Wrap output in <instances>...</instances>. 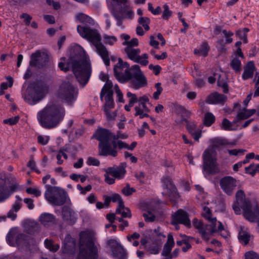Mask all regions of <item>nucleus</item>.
Returning <instances> with one entry per match:
<instances>
[{
  "label": "nucleus",
  "instance_id": "f257e3e1",
  "mask_svg": "<svg viewBox=\"0 0 259 259\" xmlns=\"http://www.w3.org/2000/svg\"><path fill=\"white\" fill-rule=\"evenodd\" d=\"M58 66L64 71H67L71 66L76 79L83 85L88 83L92 73L89 57L83 48L77 44L71 47L68 61L66 62L65 58H61Z\"/></svg>",
  "mask_w": 259,
  "mask_h": 259
},
{
  "label": "nucleus",
  "instance_id": "f03ea898",
  "mask_svg": "<svg viewBox=\"0 0 259 259\" xmlns=\"http://www.w3.org/2000/svg\"><path fill=\"white\" fill-rule=\"evenodd\" d=\"M196 189L199 193L197 195V198L202 206V216L207 220L210 224L204 225L201 221L195 219L192 221L193 226L198 230L201 237L207 240L210 236L215 232H222L224 230L222 224L218 221L216 218L212 215L211 210L207 206L209 204L208 197L205 193L202 188L199 185L195 186Z\"/></svg>",
  "mask_w": 259,
  "mask_h": 259
},
{
  "label": "nucleus",
  "instance_id": "7ed1b4c3",
  "mask_svg": "<svg viewBox=\"0 0 259 259\" xmlns=\"http://www.w3.org/2000/svg\"><path fill=\"white\" fill-rule=\"evenodd\" d=\"M65 114L63 105L52 101L37 113V118L42 127L51 129L56 127L63 121Z\"/></svg>",
  "mask_w": 259,
  "mask_h": 259
},
{
  "label": "nucleus",
  "instance_id": "20e7f679",
  "mask_svg": "<svg viewBox=\"0 0 259 259\" xmlns=\"http://www.w3.org/2000/svg\"><path fill=\"white\" fill-rule=\"evenodd\" d=\"M235 213L240 214L243 213L244 218L248 221L253 222L257 221L259 232V207L255 200L246 198L244 193L239 190L236 194V200L232 204Z\"/></svg>",
  "mask_w": 259,
  "mask_h": 259
},
{
  "label": "nucleus",
  "instance_id": "39448f33",
  "mask_svg": "<svg viewBox=\"0 0 259 259\" xmlns=\"http://www.w3.org/2000/svg\"><path fill=\"white\" fill-rule=\"evenodd\" d=\"M117 94V100L123 103V95L121 93L117 85H113L110 80H108L103 86L100 97L103 101H105L103 106V111L108 120H112L115 119L116 114L111 110L114 108V102L113 99V91Z\"/></svg>",
  "mask_w": 259,
  "mask_h": 259
},
{
  "label": "nucleus",
  "instance_id": "423d86ee",
  "mask_svg": "<svg viewBox=\"0 0 259 259\" xmlns=\"http://www.w3.org/2000/svg\"><path fill=\"white\" fill-rule=\"evenodd\" d=\"M211 146L206 149L203 154V174L206 178L208 175L213 174L219 171L217 160L215 148L227 144L225 139L215 138L210 140Z\"/></svg>",
  "mask_w": 259,
  "mask_h": 259
},
{
  "label": "nucleus",
  "instance_id": "0eeeda50",
  "mask_svg": "<svg viewBox=\"0 0 259 259\" xmlns=\"http://www.w3.org/2000/svg\"><path fill=\"white\" fill-rule=\"evenodd\" d=\"M120 38L123 41L122 45L125 46L124 51L130 60L142 66H147L149 64V55L147 53H144L140 55V49L135 48L138 46L139 44L137 38L131 39L130 35L122 33L120 35Z\"/></svg>",
  "mask_w": 259,
  "mask_h": 259
},
{
  "label": "nucleus",
  "instance_id": "6e6552de",
  "mask_svg": "<svg viewBox=\"0 0 259 259\" xmlns=\"http://www.w3.org/2000/svg\"><path fill=\"white\" fill-rule=\"evenodd\" d=\"M77 31L79 35L92 43L96 48L98 54L102 57L105 64L108 66L110 63L108 52L106 47L101 42V36L98 31L89 27L78 25Z\"/></svg>",
  "mask_w": 259,
  "mask_h": 259
},
{
  "label": "nucleus",
  "instance_id": "1a4fd4ad",
  "mask_svg": "<svg viewBox=\"0 0 259 259\" xmlns=\"http://www.w3.org/2000/svg\"><path fill=\"white\" fill-rule=\"evenodd\" d=\"M94 136L100 141L99 147L100 155H110L113 157L117 155V151L111 148L110 142L112 139V135L108 130L102 128L99 129L96 132Z\"/></svg>",
  "mask_w": 259,
  "mask_h": 259
},
{
  "label": "nucleus",
  "instance_id": "9d476101",
  "mask_svg": "<svg viewBox=\"0 0 259 259\" xmlns=\"http://www.w3.org/2000/svg\"><path fill=\"white\" fill-rule=\"evenodd\" d=\"M77 95V89L68 80L64 81L56 93L57 98L68 105H72L75 102Z\"/></svg>",
  "mask_w": 259,
  "mask_h": 259
},
{
  "label": "nucleus",
  "instance_id": "9b49d317",
  "mask_svg": "<svg viewBox=\"0 0 259 259\" xmlns=\"http://www.w3.org/2000/svg\"><path fill=\"white\" fill-rule=\"evenodd\" d=\"M47 93L48 91L45 88L29 86L23 91V97L26 102L32 105L40 101Z\"/></svg>",
  "mask_w": 259,
  "mask_h": 259
},
{
  "label": "nucleus",
  "instance_id": "f8f14e48",
  "mask_svg": "<svg viewBox=\"0 0 259 259\" xmlns=\"http://www.w3.org/2000/svg\"><path fill=\"white\" fill-rule=\"evenodd\" d=\"M113 15L116 20V25L121 29H124L125 26L123 23V20L124 19H133L135 17V13L131 8L129 1H128V3L123 5L116 10H114L113 12Z\"/></svg>",
  "mask_w": 259,
  "mask_h": 259
},
{
  "label": "nucleus",
  "instance_id": "ddd939ff",
  "mask_svg": "<svg viewBox=\"0 0 259 259\" xmlns=\"http://www.w3.org/2000/svg\"><path fill=\"white\" fill-rule=\"evenodd\" d=\"M66 197L65 191L59 187H49L45 192L46 199L53 205L63 204L66 200Z\"/></svg>",
  "mask_w": 259,
  "mask_h": 259
},
{
  "label": "nucleus",
  "instance_id": "4468645a",
  "mask_svg": "<svg viewBox=\"0 0 259 259\" xmlns=\"http://www.w3.org/2000/svg\"><path fill=\"white\" fill-rule=\"evenodd\" d=\"M114 72L116 78L122 83L128 81L132 77L129 64L123 62L121 58L118 59V62L114 66Z\"/></svg>",
  "mask_w": 259,
  "mask_h": 259
},
{
  "label": "nucleus",
  "instance_id": "2eb2a0df",
  "mask_svg": "<svg viewBox=\"0 0 259 259\" xmlns=\"http://www.w3.org/2000/svg\"><path fill=\"white\" fill-rule=\"evenodd\" d=\"M105 182L109 185H112L115 183V179H121L125 174L126 171L124 168L121 167H109L104 169Z\"/></svg>",
  "mask_w": 259,
  "mask_h": 259
},
{
  "label": "nucleus",
  "instance_id": "dca6fc26",
  "mask_svg": "<svg viewBox=\"0 0 259 259\" xmlns=\"http://www.w3.org/2000/svg\"><path fill=\"white\" fill-rule=\"evenodd\" d=\"M132 77L131 81L132 86L135 89H138L147 84V80L141 70L139 66L135 65L131 68Z\"/></svg>",
  "mask_w": 259,
  "mask_h": 259
},
{
  "label": "nucleus",
  "instance_id": "f3484780",
  "mask_svg": "<svg viewBox=\"0 0 259 259\" xmlns=\"http://www.w3.org/2000/svg\"><path fill=\"white\" fill-rule=\"evenodd\" d=\"M7 243L11 246L26 245L28 243V239L25 235L18 234L17 229H12L10 230L6 236Z\"/></svg>",
  "mask_w": 259,
  "mask_h": 259
},
{
  "label": "nucleus",
  "instance_id": "a211bd4d",
  "mask_svg": "<svg viewBox=\"0 0 259 259\" xmlns=\"http://www.w3.org/2000/svg\"><path fill=\"white\" fill-rule=\"evenodd\" d=\"M179 224H182L187 227L191 226L190 221L187 213L182 209H179L172 215L171 224L175 226L176 230L179 228Z\"/></svg>",
  "mask_w": 259,
  "mask_h": 259
},
{
  "label": "nucleus",
  "instance_id": "6ab92c4d",
  "mask_svg": "<svg viewBox=\"0 0 259 259\" xmlns=\"http://www.w3.org/2000/svg\"><path fill=\"white\" fill-rule=\"evenodd\" d=\"M127 137V135L124 134H121L120 133H118L116 135H112V144L114 148H118L119 149H126L127 150H132L135 148V147L137 145V143L135 142H133L131 145H128L126 143L118 140L117 142L116 140H117L118 139H126Z\"/></svg>",
  "mask_w": 259,
  "mask_h": 259
},
{
  "label": "nucleus",
  "instance_id": "aec40b11",
  "mask_svg": "<svg viewBox=\"0 0 259 259\" xmlns=\"http://www.w3.org/2000/svg\"><path fill=\"white\" fill-rule=\"evenodd\" d=\"M162 183L163 189L162 192L163 195L170 197H176L179 195L170 177L168 176L164 177L162 179Z\"/></svg>",
  "mask_w": 259,
  "mask_h": 259
},
{
  "label": "nucleus",
  "instance_id": "412c9836",
  "mask_svg": "<svg viewBox=\"0 0 259 259\" xmlns=\"http://www.w3.org/2000/svg\"><path fill=\"white\" fill-rule=\"evenodd\" d=\"M237 181L234 178L228 176L223 178L220 181V186L227 194H231L237 186Z\"/></svg>",
  "mask_w": 259,
  "mask_h": 259
},
{
  "label": "nucleus",
  "instance_id": "4be33fe9",
  "mask_svg": "<svg viewBox=\"0 0 259 259\" xmlns=\"http://www.w3.org/2000/svg\"><path fill=\"white\" fill-rule=\"evenodd\" d=\"M216 79L218 80V85L223 88L224 92H228V85L226 83V77L225 73L223 72L215 73L213 76L208 77V82L210 83H213Z\"/></svg>",
  "mask_w": 259,
  "mask_h": 259
},
{
  "label": "nucleus",
  "instance_id": "5701e85b",
  "mask_svg": "<svg viewBox=\"0 0 259 259\" xmlns=\"http://www.w3.org/2000/svg\"><path fill=\"white\" fill-rule=\"evenodd\" d=\"M155 203L153 201L146 202L143 203L141 207L142 209L147 211L144 213L143 216L146 222H152L155 220V216L151 211V210H154L155 207Z\"/></svg>",
  "mask_w": 259,
  "mask_h": 259
},
{
  "label": "nucleus",
  "instance_id": "b1692460",
  "mask_svg": "<svg viewBox=\"0 0 259 259\" xmlns=\"http://www.w3.org/2000/svg\"><path fill=\"white\" fill-rule=\"evenodd\" d=\"M243 58V53L240 48H239L233 55V58L230 63L231 68L236 72H239L241 70V63L240 59Z\"/></svg>",
  "mask_w": 259,
  "mask_h": 259
},
{
  "label": "nucleus",
  "instance_id": "393cba45",
  "mask_svg": "<svg viewBox=\"0 0 259 259\" xmlns=\"http://www.w3.org/2000/svg\"><path fill=\"white\" fill-rule=\"evenodd\" d=\"M63 220L69 225L74 224L77 220L76 213L70 208L64 207L62 210Z\"/></svg>",
  "mask_w": 259,
  "mask_h": 259
},
{
  "label": "nucleus",
  "instance_id": "a878e982",
  "mask_svg": "<svg viewBox=\"0 0 259 259\" xmlns=\"http://www.w3.org/2000/svg\"><path fill=\"white\" fill-rule=\"evenodd\" d=\"M75 21L87 25H94L95 21L90 16L82 13H78L75 16Z\"/></svg>",
  "mask_w": 259,
  "mask_h": 259
},
{
  "label": "nucleus",
  "instance_id": "bb28decb",
  "mask_svg": "<svg viewBox=\"0 0 259 259\" xmlns=\"http://www.w3.org/2000/svg\"><path fill=\"white\" fill-rule=\"evenodd\" d=\"M221 127L223 130L226 131L237 130L239 128L238 120L236 118L233 122H231L225 118L222 122Z\"/></svg>",
  "mask_w": 259,
  "mask_h": 259
},
{
  "label": "nucleus",
  "instance_id": "cd10ccee",
  "mask_svg": "<svg viewBox=\"0 0 259 259\" xmlns=\"http://www.w3.org/2000/svg\"><path fill=\"white\" fill-rule=\"evenodd\" d=\"M250 238V236L248 233L247 228L244 226H240L238 235V238L240 242L246 245L248 243Z\"/></svg>",
  "mask_w": 259,
  "mask_h": 259
},
{
  "label": "nucleus",
  "instance_id": "c85d7f7f",
  "mask_svg": "<svg viewBox=\"0 0 259 259\" xmlns=\"http://www.w3.org/2000/svg\"><path fill=\"white\" fill-rule=\"evenodd\" d=\"M226 97L224 95L214 93L208 97L206 102L209 104H219L224 103Z\"/></svg>",
  "mask_w": 259,
  "mask_h": 259
},
{
  "label": "nucleus",
  "instance_id": "c756f323",
  "mask_svg": "<svg viewBox=\"0 0 259 259\" xmlns=\"http://www.w3.org/2000/svg\"><path fill=\"white\" fill-rule=\"evenodd\" d=\"M39 221L43 225L50 226L55 223V219L52 214L44 213L40 216Z\"/></svg>",
  "mask_w": 259,
  "mask_h": 259
},
{
  "label": "nucleus",
  "instance_id": "7c9ffc66",
  "mask_svg": "<svg viewBox=\"0 0 259 259\" xmlns=\"http://www.w3.org/2000/svg\"><path fill=\"white\" fill-rule=\"evenodd\" d=\"M187 128L189 133L193 136L196 141H198L201 137V131L197 128L196 125L193 123H189L187 125Z\"/></svg>",
  "mask_w": 259,
  "mask_h": 259
},
{
  "label": "nucleus",
  "instance_id": "2f4dec72",
  "mask_svg": "<svg viewBox=\"0 0 259 259\" xmlns=\"http://www.w3.org/2000/svg\"><path fill=\"white\" fill-rule=\"evenodd\" d=\"M135 116H138L140 118L145 117H148L149 116V113L150 109L147 107H142L141 106H137L135 108Z\"/></svg>",
  "mask_w": 259,
  "mask_h": 259
},
{
  "label": "nucleus",
  "instance_id": "473e14b6",
  "mask_svg": "<svg viewBox=\"0 0 259 259\" xmlns=\"http://www.w3.org/2000/svg\"><path fill=\"white\" fill-rule=\"evenodd\" d=\"M174 244L175 242L173 236L171 234H169L167 236V241L163 250L162 254L165 256L168 255L173 247Z\"/></svg>",
  "mask_w": 259,
  "mask_h": 259
},
{
  "label": "nucleus",
  "instance_id": "72a5a7b5",
  "mask_svg": "<svg viewBox=\"0 0 259 259\" xmlns=\"http://www.w3.org/2000/svg\"><path fill=\"white\" fill-rule=\"evenodd\" d=\"M255 113V110L254 109L247 110L246 109H243L238 113L236 118L239 121L249 118Z\"/></svg>",
  "mask_w": 259,
  "mask_h": 259
},
{
  "label": "nucleus",
  "instance_id": "f704fd0d",
  "mask_svg": "<svg viewBox=\"0 0 259 259\" xmlns=\"http://www.w3.org/2000/svg\"><path fill=\"white\" fill-rule=\"evenodd\" d=\"M106 1L109 8L112 9L114 11L123 5L128 3V0H106Z\"/></svg>",
  "mask_w": 259,
  "mask_h": 259
},
{
  "label": "nucleus",
  "instance_id": "c9c22d12",
  "mask_svg": "<svg viewBox=\"0 0 259 259\" xmlns=\"http://www.w3.org/2000/svg\"><path fill=\"white\" fill-rule=\"evenodd\" d=\"M254 69V64L249 62L244 68V71L242 75L244 79H247L252 77Z\"/></svg>",
  "mask_w": 259,
  "mask_h": 259
},
{
  "label": "nucleus",
  "instance_id": "e433bc0d",
  "mask_svg": "<svg viewBox=\"0 0 259 259\" xmlns=\"http://www.w3.org/2000/svg\"><path fill=\"white\" fill-rule=\"evenodd\" d=\"M209 47L206 42H203L201 46L194 50V54L198 56L205 57L207 55Z\"/></svg>",
  "mask_w": 259,
  "mask_h": 259
},
{
  "label": "nucleus",
  "instance_id": "4c0bfd02",
  "mask_svg": "<svg viewBox=\"0 0 259 259\" xmlns=\"http://www.w3.org/2000/svg\"><path fill=\"white\" fill-rule=\"evenodd\" d=\"M117 213L121 214L123 217L130 218L131 217V213L130 209L125 207L123 203H120L116 211Z\"/></svg>",
  "mask_w": 259,
  "mask_h": 259
},
{
  "label": "nucleus",
  "instance_id": "58836bf2",
  "mask_svg": "<svg viewBox=\"0 0 259 259\" xmlns=\"http://www.w3.org/2000/svg\"><path fill=\"white\" fill-rule=\"evenodd\" d=\"M113 254L115 257L120 259H124L125 257V251L122 247L118 243H117L116 250H113Z\"/></svg>",
  "mask_w": 259,
  "mask_h": 259
},
{
  "label": "nucleus",
  "instance_id": "ea45409f",
  "mask_svg": "<svg viewBox=\"0 0 259 259\" xmlns=\"http://www.w3.org/2000/svg\"><path fill=\"white\" fill-rule=\"evenodd\" d=\"M215 121V116L210 112L204 114L203 123L205 126H210Z\"/></svg>",
  "mask_w": 259,
  "mask_h": 259
},
{
  "label": "nucleus",
  "instance_id": "a19ab883",
  "mask_svg": "<svg viewBox=\"0 0 259 259\" xmlns=\"http://www.w3.org/2000/svg\"><path fill=\"white\" fill-rule=\"evenodd\" d=\"M103 40L105 44L113 46L117 42V38L114 35L104 34Z\"/></svg>",
  "mask_w": 259,
  "mask_h": 259
},
{
  "label": "nucleus",
  "instance_id": "79ce46f5",
  "mask_svg": "<svg viewBox=\"0 0 259 259\" xmlns=\"http://www.w3.org/2000/svg\"><path fill=\"white\" fill-rule=\"evenodd\" d=\"M45 247L52 252H56L59 248V245L54 243L51 240L46 239L45 240Z\"/></svg>",
  "mask_w": 259,
  "mask_h": 259
},
{
  "label": "nucleus",
  "instance_id": "37998d69",
  "mask_svg": "<svg viewBox=\"0 0 259 259\" xmlns=\"http://www.w3.org/2000/svg\"><path fill=\"white\" fill-rule=\"evenodd\" d=\"M259 172V164H251L249 166L245 167V172L252 176Z\"/></svg>",
  "mask_w": 259,
  "mask_h": 259
},
{
  "label": "nucleus",
  "instance_id": "c03bdc74",
  "mask_svg": "<svg viewBox=\"0 0 259 259\" xmlns=\"http://www.w3.org/2000/svg\"><path fill=\"white\" fill-rule=\"evenodd\" d=\"M41 54L42 53L39 51L33 53L31 56L30 66H36L38 62L39 61Z\"/></svg>",
  "mask_w": 259,
  "mask_h": 259
},
{
  "label": "nucleus",
  "instance_id": "a18cd8bd",
  "mask_svg": "<svg viewBox=\"0 0 259 259\" xmlns=\"http://www.w3.org/2000/svg\"><path fill=\"white\" fill-rule=\"evenodd\" d=\"M14 191L15 189H13L11 192H8L3 187H0V202L7 199Z\"/></svg>",
  "mask_w": 259,
  "mask_h": 259
},
{
  "label": "nucleus",
  "instance_id": "49530a36",
  "mask_svg": "<svg viewBox=\"0 0 259 259\" xmlns=\"http://www.w3.org/2000/svg\"><path fill=\"white\" fill-rule=\"evenodd\" d=\"M145 249L150 254H158L160 250V247L158 245L154 244L151 246H146Z\"/></svg>",
  "mask_w": 259,
  "mask_h": 259
},
{
  "label": "nucleus",
  "instance_id": "de8ad7c7",
  "mask_svg": "<svg viewBox=\"0 0 259 259\" xmlns=\"http://www.w3.org/2000/svg\"><path fill=\"white\" fill-rule=\"evenodd\" d=\"M66 151V149H61L57 155V163L59 164L63 163L64 160L67 158V156L65 152Z\"/></svg>",
  "mask_w": 259,
  "mask_h": 259
},
{
  "label": "nucleus",
  "instance_id": "09e8293b",
  "mask_svg": "<svg viewBox=\"0 0 259 259\" xmlns=\"http://www.w3.org/2000/svg\"><path fill=\"white\" fill-rule=\"evenodd\" d=\"M155 88L156 89V91L154 92L153 94V98L155 100H157L159 99V97L163 91V89L161 87V83L159 82L155 84Z\"/></svg>",
  "mask_w": 259,
  "mask_h": 259
},
{
  "label": "nucleus",
  "instance_id": "8fccbe9b",
  "mask_svg": "<svg viewBox=\"0 0 259 259\" xmlns=\"http://www.w3.org/2000/svg\"><path fill=\"white\" fill-rule=\"evenodd\" d=\"M248 29L247 28H243L241 30H239L237 32V35L240 39H242L244 43H246V33L248 32Z\"/></svg>",
  "mask_w": 259,
  "mask_h": 259
},
{
  "label": "nucleus",
  "instance_id": "3c124183",
  "mask_svg": "<svg viewBox=\"0 0 259 259\" xmlns=\"http://www.w3.org/2000/svg\"><path fill=\"white\" fill-rule=\"evenodd\" d=\"M150 53L152 56H153V57L155 59L158 60H163V59H165L167 56V53L166 52H162L161 54V55H160L156 54L154 48L151 50Z\"/></svg>",
  "mask_w": 259,
  "mask_h": 259
},
{
  "label": "nucleus",
  "instance_id": "603ef678",
  "mask_svg": "<svg viewBox=\"0 0 259 259\" xmlns=\"http://www.w3.org/2000/svg\"><path fill=\"white\" fill-rule=\"evenodd\" d=\"M139 23L143 26L145 30L147 31L149 29V24L150 19L147 17H140L139 19Z\"/></svg>",
  "mask_w": 259,
  "mask_h": 259
},
{
  "label": "nucleus",
  "instance_id": "864d4df0",
  "mask_svg": "<svg viewBox=\"0 0 259 259\" xmlns=\"http://www.w3.org/2000/svg\"><path fill=\"white\" fill-rule=\"evenodd\" d=\"M50 140V137L48 135H39L37 137V142L42 145H47Z\"/></svg>",
  "mask_w": 259,
  "mask_h": 259
},
{
  "label": "nucleus",
  "instance_id": "5fc2aeb1",
  "mask_svg": "<svg viewBox=\"0 0 259 259\" xmlns=\"http://www.w3.org/2000/svg\"><path fill=\"white\" fill-rule=\"evenodd\" d=\"M16 201L13 204L11 209L15 211V212H18L21 208L22 206L21 203V199L18 196H16Z\"/></svg>",
  "mask_w": 259,
  "mask_h": 259
},
{
  "label": "nucleus",
  "instance_id": "6e6d98bb",
  "mask_svg": "<svg viewBox=\"0 0 259 259\" xmlns=\"http://www.w3.org/2000/svg\"><path fill=\"white\" fill-rule=\"evenodd\" d=\"M126 96L128 98V103L130 106H133L134 104L138 102V98L135 94L127 92Z\"/></svg>",
  "mask_w": 259,
  "mask_h": 259
},
{
  "label": "nucleus",
  "instance_id": "4d7b16f0",
  "mask_svg": "<svg viewBox=\"0 0 259 259\" xmlns=\"http://www.w3.org/2000/svg\"><path fill=\"white\" fill-rule=\"evenodd\" d=\"M163 8L162 18L164 19H167L171 16V11L169 10V7L167 4L164 5Z\"/></svg>",
  "mask_w": 259,
  "mask_h": 259
},
{
  "label": "nucleus",
  "instance_id": "13d9d810",
  "mask_svg": "<svg viewBox=\"0 0 259 259\" xmlns=\"http://www.w3.org/2000/svg\"><path fill=\"white\" fill-rule=\"evenodd\" d=\"M222 33L225 38V44H230L232 42L233 39L231 36H233V33L230 31H227V30H223Z\"/></svg>",
  "mask_w": 259,
  "mask_h": 259
},
{
  "label": "nucleus",
  "instance_id": "bf43d9fd",
  "mask_svg": "<svg viewBox=\"0 0 259 259\" xmlns=\"http://www.w3.org/2000/svg\"><path fill=\"white\" fill-rule=\"evenodd\" d=\"M107 199H108V203L110 201L114 202H118V205L120 203H123L120 195L117 194H114Z\"/></svg>",
  "mask_w": 259,
  "mask_h": 259
},
{
  "label": "nucleus",
  "instance_id": "052dcab7",
  "mask_svg": "<svg viewBox=\"0 0 259 259\" xmlns=\"http://www.w3.org/2000/svg\"><path fill=\"white\" fill-rule=\"evenodd\" d=\"M19 116H16L14 117H11L9 119H7L4 120V123L10 125H14L16 124L19 120Z\"/></svg>",
  "mask_w": 259,
  "mask_h": 259
},
{
  "label": "nucleus",
  "instance_id": "680f3d73",
  "mask_svg": "<svg viewBox=\"0 0 259 259\" xmlns=\"http://www.w3.org/2000/svg\"><path fill=\"white\" fill-rule=\"evenodd\" d=\"M255 91L254 94V97L259 96V71L256 73L254 79Z\"/></svg>",
  "mask_w": 259,
  "mask_h": 259
},
{
  "label": "nucleus",
  "instance_id": "e2e57ef3",
  "mask_svg": "<svg viewBox=\"0 0 259 259\" xmlns=\"http://www.w3.org/2000/svg\"><path fill=\"white\" fill-rule=\"evenodd\" d=\"M245 259H259L258 254L253 251L247 252L245 254Z\"/></svg>",
  "mask_w": 259,
  "mask_h": 259
},
{
  "label": "nucleus",
  "instance_id": "0e129e2a",
  "mask_svg": "<svg viewBox=\"0 0 259 259\" xmlns=\"http://www.w3.org/2000/svg\"><path fill=\"white\" fill-rule=\"evenodd\" d=\"M86 163L88 165L90 166H99L100 165V161L97 159L92 157L88 158Z\"/></svg>",
  "mask_w": 259,
  "mask_h": 259
},
{
  "label": "nucleus",
  "instance_id": "69168bd1",
  "mask_svg": "<svg viewBox=\"0 0 259 259\" xmlns=\"http://www.w3.org/2000/svg\"><path fill=\"white\" fill-rule=\"evenodd\" d=\"M26 192L28 194H33L36 197H38L41 194V191L36 188H28L27 189Z\"/></svg>",
  "mask_w": 259,
  "mask_h": 259
},
{
  "label": "nucleus",
  "instance_id": "338daca9",
  "mask_svg": "<svg viewBox=\"0 0 259 259\" xmlns=\"http://www.w3.org/2000/svg\"><path fill=\"white\" fill-rule=\"evenodd\" d=\"M149 101V98L147 96L144 95L138 98V102H139L138 106L142 107L147 106L146 104Z\"/></svg>",
  "mask_w": 259,
  "mask_h": 259
},
{
  "label": "nucleus",
  "instance_id": "774afa93",
  "mask_svg": "<svg viewBox=\"0 0 259 259\" xmlns=\"http://www.w3.org/2000/svg\"><path fill=\"white\" fill-rule=\"evenodd\" d=\"M245 150L243 149H232V150H229L228 153L230 155H234V156H237V155H242L244 154V152Z\"/></svg>",
  "mask_w": 259,
  "mask_h": 259
}]
</instances>
